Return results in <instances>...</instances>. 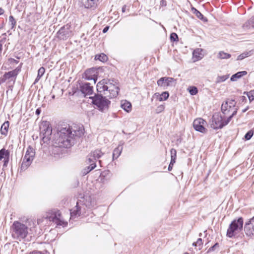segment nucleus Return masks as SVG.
<instances>
[{
	"mask_svg": "<svg viewBox=\"0 0 254 254\" xmlns=\"http://www.w3.org/2000/svg\"><path fill=\"white\" fill-rule=\"evenodd\" d=\"M28 226L18 221H15L11 226L12 237L16 240L21 241L24 239L28 234V230L31 234H37V224L32 220L28 221Z\"/></svg>",
	"mask_w": 254,
	"mask_h": 254,
	"instance_id": "nucleus-1",
	"label": "nucleus"
},
{
	"mask_svg": "<svg viewBox=\"0 0 254 254\" xmlns=\"http://www.w3.org/2000/svg\"><path fill=\"white\" fill-rule=\"evenodd\" d=\"M58 143L60 146L70 147L73 143V135L69 126L62 128L59 132Z\"/></svg>",
	"mask_w": 254,
	"mask_h": 254,
	"instance_id": "nucleus-2",
	"label": "nucleus"
},
{
	"mask_svg": "<svg viewBox=\"0 0 254 254\" xmlns=\"http://www.w3.org/2000/svg\"><path fill=\"white\" fill-rule=\"evenodd\" d=\"M46 219L52 221L57 226H62L63 227L67 225V222L64 220L61 213L58 210H51L46 214Z\"/></svg>",
	"mask_w": 254,
	"mask_h": 254,
	"instance_id": "nucleus-3",
	"label": "nucleus"
},
{
	"mask_svg": "<svg viewBox=\"0 0 254 254\" xmlns=\"http://www.w3.org/2000/svg\"><path fill=\"white\" fill-rule=\"evenodd\" d=\"M21 66L22 64L14 70L5 72L0 77V84L5 82L9 84H14L17 75L21 70Z\"/></svg>",
	"mask_w": 254,
	"mask_h": 254,
	"instance_id": "nucleus-4",
	"label": "nucleus"
},
{
	"mask_svg": "<svg viewBox=\"0 0 254 254\" xmlns=\"http://www.w3.org/2000/svg\"><path fill=\"white\" fill-rule=\"evenodd\" d=\"M243 226V219L242 217L233 220L228 228L227 236L229 238L235 236L241 232Z\"/></svg>",
	"mask_w": 254,
	"mask_h": 254,
	"instance_id": "nucleus-5",
	"label": "nucleus"
},
{
	"mask_svg": "<svg viewBox=\"0 0 254 254\" xmlns=\"http://www.w3.org/2000/svg\"><path fill=\"white\" fill-rule=\"evenodd\" d=\"M92 103L102 112H105L108 110L110 101L101 95H96L92 98Z\"/></svg>",
	"mask_w": 254,
	"mask_h": 254,
	"instance_id": "nucleus-6",
	"label": "nucleus"
},
{
	"mask_svg": "<svg viewBox=\"0 0 254 254\" xmlns=\"http://www.w3.org/2000/svg\"><path fill=\"white\" fill-rule=\"evenodd\" d=\"M236 102L234 100L227 99L221 105L222 112L225 115L232 114L229 116L232 117L237 114L238 109L236 107Z\"/></svg>",
	"mask_w": 254,
	"mask_h": 254,
	"instance_id": "nucleus-7",
	"label": "nucleus"
},
{
	"mask_svg": "<svg viewBox=\"0 0 254 254\" xmlns=\"http://www.w3.org/2000/svg\"><path fill=\"white\" fill-rule=\"evenodd\" d=\"M231 120V117H229L227 120H224L219 113H215L212 117L211 127L215 129L222 128L227 125Z\"/></svg>",
	"mask_w": 254,
	"mask_h": 254,
	"instance_id": "nucleus-8",
	"label": "nucleus"
},
{
	"mask_svg": "<svg viewBox=\"0 0 254 254\" xmlns=\"http://www.w3.org/2000/svg\"><path fill=\"white\" fill-rule=\"evenodd\" d=\"M107 87L106 92L105 94L108 96L110 98L116 97L119 91L118 84L116 81L109 80L107 83Z\"/></svg>",
	"mask_w": 254,
	"mask_h": 254,
	"instance_id": "nucleus-9",
	"label": "nucleus"
},
{
	"mask_svg": "<svg viewBox=\"0 0 254 254\" xmlns=\"http://www.w3.org/2000/svg\"><path fill=\"white\" fill-rule=\"evenodd\" d=\"M73 35L71 25H64L57 32V37L61 40H66Z\"/></svg>",
	"mask_w": 254,
	"mask_h": 254,
	"instance_id": "nucleus-10",
	"label": "nucleus"
},
{
	"mask_svg": "<svg viewBox=\"0 0 254 254\" xmlns=\"http://www.w3.org/2000/svg\"><path fill=\"white\" fill-rule=\"evenodd\" d=\"M206 124L205 120L201 118H198L193 121V126L194 128L198 131L202 133H205L207 129L204 127V125Z\"/></svg>",
	"mask_w": 254,
	"mask_h": 254,
	"instance_id": "nucleus-11",
	"label": "nucleus"
},
{
	"mask_svg": "<svg viewBox=\"0 0 254 254\" xmlns=\"http://www.w3.org/2000/svg\"><path fill=\"white\" fill-rule=\"evenodd\" d=\"M244 231L247 236H254V216L245 223Z\"/></svg>",
	"mask_w": 254,
	"mask_h": 254,
	"instance_id": "nucleus-12",
	"label": "nucleus"
},
{
	"mask_svg": "<svg viewBox=\"0 0 254 254\" xmlns=\"http://www.w3.org/2000/svg\"><path fill=\"white\" fill-rule=\"evenodd\" d=\"M174 79L172 77H161L157 81V85L161 87L170 86L174 82Z\"/></svg>",
	"mask_w": 254,
	"mask_h": 254,
	"instance_id": "nucleus-13",
	"label": "nucleus"
},
{
	"mask_svg": "<svg viewBox=\"0 0 254 254\" xmlns=\"http://www.w3.org/2000/svg\"><path fill=\"white\" fill-rule=\"evenodd\" d=\"M97 72L95 68H90L86 70L84 73L85 78L87 80H93L95 83L97 80Z\"/></svg>",
	"mask_w": 254,
	"mask_h": 254,
	"instance_id": "nucleus-14",
	"label": "nucleus"
},
{
	"mask_svg": "<svg viewBox=\"0 0 254 254\" xmlns=\"http://www.w3.org/2000/svg\"><path fill=\"white\" fill-rule=\"evenodd\" d=\"M70 129L72 130V133L74 136L81 137L84 132V129L82 126L74 125L70 127Z\"/></svg>",
	"mask_w": 254,
	"mask_h": 254,
	"instance_id": "nucleus-15",
	"label": "nucleus"
},
{
	"mask_svg": "<svg viewBox=\"0 0 254 254\" xmlns=\"http://www.w3.org/2000/svg\"><path fill=\"white\" fill-rule=\"evenodd\" d=\"M80 90L85 95H91L93 93V87L89 83H83L80 86Z\"/></svg>",
	"mask_w": 254,
	"mask_h": 254,
	"instance_id": "nucleus-16",
	"label": "nucleus"
},
{
	"mask_svg": "<svg viewBox=\"0 0 254 254\" xmlns=\"http://www.w3.org/2000/svg\"><path fill=\"white\" fill-rule=\"evenodd\" d=\"M107 80L105 79H103L100 82H99L97 84V90L99 92H106L107 88Z\"/></svg>",
	"mask_w": 254,
	"mask_h": 254,
	"instance_id": "nucleus-17",
	"label": "nucleus"
},
{
	"mask_svg": "<svg viewBox=\"0 0 254 254\" xmlns=\"http://www.w3.org/2000/svg\"><path fill=\"white\" fill-rule=\"evenodd\" d=\"M98 0H82V2L86 8H95L97 6Z\"/></svg>",
	"mask_w": 254,
	"mask_h": 254,
	"instance_id": "nucleus-18",
	"label": "nucleus"
},
{
	"mask_svg": "<svg viewBox=\"0 0 254 254\" xmlns=\"http://www.w3.org/2000/svg\"><path fill=\"white\" fill-rule=\"evenodd\" d=\"M169 94L168 92H163L161 94L159 93H155L152 96L151 100H153V98H156L159 101H165L169 97Z\"/></svg>",
	"mask_w": 254,
	"mask_h": 254,
	"instance_id": "nucleus-19",
	"label": "nucleus"
},
{
	"mask_svg": "<svg viewBox=\"0 0 254 254\" xmlns=\"http://www.w3.org/2000/svg\"><path fill=\"white\" fill-rule=\"evenodd\" d=\"M203 49L197 48L195 49L193 53V59L194 60V62L198 61L200 60L204 57V55L203 54Z\"/></svg>",
	"mask_w": 254,
	"mask_h": 254,
	"instance_id": "nucleus-20",
	"label": "nucleus"
},
{
	"mask_svg": "<svg viewBox=\"0 0 254 254\" xmlns=\"http://www.w3.org/2000/svg\"><path fill=\"white\" fill-rule=\"evenodd\" d=\"M52 129L51 127L48 125L47 127L42 130L41 133H43V139L47 141L50 139V136L51 135Z\"/></svg>",
	"mask_w": 254,
	"mask_h": 254,
	"instance_id": "nucleus-21",
	"label": "nucleus"
},
{
	"mask_svg": "<svg viewBox=\"0 0 254 254\" xmlns=\"http://www.w3.org/2000/svg\"><path fill=\"white\" fill-rule=\"evenodd\" d=\"M121 107L127 113L131 112L132 109L131 103L127 100H123L121 101Z\"/></svg>",
	"mask_w": 254,
	"mask_h": 254,
	"instance_id": "nucleus-22",
	"label": "nucleus"
},
{
	"mask_svg": "<svg viewBox=\"0 0 254 254\" xmlns=\"http://www.w3.org/2000/svg\"><path fill=\"white\" fill-rule=\"evenodd\" d=\"M27 155H25L23 158L21 167L22 170L26 169L31 165L33 160L30 158H27Z\"/></svg>",
	"mask_w": 254,
	"mask_h": 254,
	"instance_id": "nucleus-23",
	"label": "nucleus"
},
{
	"mask_svg": "<svg viewBox=\"0 0 254 254\" xmlns=\"http://www.w3.org/2000/svg\"><path fill=\"white\" fill-rule=\"evenodd\" d=\"M247 74V72L246 71H242L237 72L236 73L233 74L231 77V80L232 81H236L238 79L241 78L243 76H245Z\"/></svg>",
	"mask_w": 254,
	"mask_h": 254,
	"instance_id": "nucleus-24",
	"label": "nucleus"
},
{
	"mask_svg": "<svg viewBox=\"0 0 254 254\" xmlns=\"http://www.w3.org/2000/svg\"><path fill=\"white\" fill-rule=\"evenodd\" d=\"M95 160H94L93 157L90 156V154L88 155V162L90 164V165L87 167L88 170L86 173L89 172L96 167V165L95 162Z\"/></svg>",
	"mask_w": 254,
	"mask_h": 254,
	"instance_id": "nucleus-25",
	"label": "nucleus"
},
{
	"mask_svg": "<svg viewBox=\"0 0 254 254\" xmlns=\"http://www.w3.org/2000/svg\"><path fill=\"white\" fill-rule=\"evenodd\" d=\"M75 208L76 209H72L71 210L70 215L72 217L79 216L81 214V207L79 205L78 202H77Z\"/></svg>",
	"mask_w": 254,
	"mask_h": 254,
	"instance_id": "nucleus-26",
	"label": "nucleus"
},
{
	"mask_svg": "<svg viewBox=\"0 0 254 254\" xmlns=\"http://www.w3.org/2000/svg\"><path fill=\"white\" fill-rule=\"evenodd\" d=\"M9 123L8 121L5 122L1 126L0 133L2 135H6L8 132Z\"/></svg>",
	"mask_w": 254,
	"mask_h": 254,
	"instance_id": "nucleus-27",
	"label": "nucleus"
},
{
	"mask_svg": "<svg viewBox=\"0 0 254 254\" xmlns=\"http://www.w3.org/2000/svg\"><path fill=\"white\" fill-rule=\"evenodd\" d=\"M35 152L34 149L31 146H28L25 155H27V158H30V159H34L35 157Z\"/></svg>",
	"mask_w": 254,
	"mask_h": 254,
	"instance_id": "nucleus-28",
	"label": "nucleus"
},
{
	"mask_svg": "<svg viewBox=\"0 0 254 254\" xmlns=\"http://www.w3.org/2000/svg\"><path fill=\"white\" fill-rule=\"evenodd\" d=\"M123 150V146L122 145H119L117 148H116L113 153V158L117 159L120 155Z\"/></svg>",
	"mask_w": 254,
	"mask_h": 254,
	"instance_id": "nucleus-29",
	"label": "nucleus"
},
{
	"mask_svg": "<svg viewBox=\"0 0 254 254\" xmlns=\"http://www.w3.org/2000/svg\"><path fill=\"white\" fill-rule=\"evenodd\" d=\"M191 11L198 18L203 20V21H207L206 18L204 17L203 15L194 7L191 8Z\"/></svg>",
	"mask_w": 254,
	"mask_h": 254,
	"instance_id": "nucleus-30",
	"label": "nucleus"
},
{
	"mask_svg": "<svg viewBox=\"0 0 254 254\" xmlns=\"http://www.w3.org/2000/svg\"><path fill=\"white\" fill-rule=\"evenodd\" d=\"M103 153L100 150L97 149L90 153V156L93 157L94 160L100 158L103 155Z\"/></svg>",
	"mask_w": 254,
	"mask_h": 254,
	"instance_id": "nucleus-31",
	"label": "nucleus"
},
{
	"mask_svg": "<svg viewBox=\"0 0 254 254\" xmlns=\"http://www.w3.org/2000/svg\"><path fill=\"white\" fill-rule=\"evenodd\" d=\"M231 57V55L223 51H220L218 53L217 57L219 59H228Z\"/></svg>",
	"mask_w": 254,
	"mask_h": 254,
	"instance_id": "nucleus-32",
	"label": "nucleus"
},
{
	"mask_svg": "<svg viewBox=\"0 0 254 254\" xmlns=\"http://www.w3.org/2000/svg\"><path fill=\"white\" fill-rule=\"evenodd\" d=\"M45 72V69L43 67H41L38 71V74L35 80V83L37 82L39 79L41 78V77L43 75Z\"/></svg>",
	"mask_w": 254,
	"mask_h": 254,
	"instance_id": "nucleus-33",
	"label": "nucleus"
},
{
	"mask_svg": "<svg viewBox=\"0 0 254 254\" xmlns=\"http://www.w3.org/2000/svg\"><path fill=\"white\" fill-rule=\"evenodd\" d=\"M252 55L251 51L245 52L238 56L237 60H242L245 58L250 56Z\"/></svg>",
	"mask_w": 254,
	"mask_h": 254,
	"instance_id": "nucleus-34",
	"label": "nucleus"
},
{
	"mask_svg": "<svg viewBox=\"0 0 254 254\" xmlns=\"http://www.w3.org/2000/svg\"><path fill=\"white\" fill-rule=\"evenodd\" d=\"M9 23L10 25V28L11 29L14 28L15 27L16 24V21L14 18L13 16L12 15H10L8 18Z\"/></svg>",
	"mask_w": 254,
	"mask_h": 254,
	"instance_id": "nucleus-35",
	"label": "nucleus"
},
{
	"mask_svg": "<svg viewBox=\"0 0 254 254\" xmlns=\"http://www.w3.org/2000/svg\"><path fill=\"white\" fill-rule=\"evenodd\" d=\"M229 78V75H225L222 76H218L216 80V83H219L225 81Z\"/></svg>",
	"mask_w": 254,
	"mask_h": 254,
	"instance_id": "nucleus-36",
	"label": "nucleus"
},
{
	"mask_svg": "<svg viewBox=\"0 0 254 254\" xmlns=\"http://www.w3.org/2000/svg\"><path fill=\"white\" fill-rule=\"evenodd\" d=\"M7 156H9V153L7 150L4 148L0 150V160L2 159H4Z\"/></svg>",
	"mask_w": 254,
	"mask_h": 254,
	"instance_id": "nucleus-37",
	"label": "nucleus"
},
{
	"mask_svg": "<svg viewBox=\"0 0 254 254\" xmlns=\"http://www.w3.org/2000/svg\"><path fill=\"white\" fill-rule=\"evenodd\" d=\"M95 59L96 60H98L101 62H105L107 60L108 58H107V56L105 54H101L99 55H96L95 56Z\"/></svg>",
	"mask_w": 254,
	"mask_h": 254,
	"instance_id": "nucleus-38",
	"label": "nucleus"
},
{
	"mask_svg": "<svg viewBox=\"0 0 254 254\" xmlns=\"http://www.w3.org/2000/svg\"><path fill=\"white\" fill-rule=\"evenodd\" d=\"M171 153V161L176 162V159L177 157V151L176 149L174 148H172L170 150Z\"/></svg>",
	"mask_w": 254,
	"mask_h": 254,
	"instance_id": "nucleus-39",
	"label": "nucleus"
},
{
	"mask_svg": "<svg viewBox=\"0 0 254 254\" xmlns=\"http://www.w3.org/2000/svg\"><path fill=\"white\" fill-rule=\"evenodd\" d=\"M188 90L191 95H195L198 93L197 88L195 86H190Z\"/></svg>",
	"mask_w": 254,
	"mask_h": 254,
	"instance_id": "nucleus-40",
	"label": "nucleus"
},
{
	"mask_svg": "<svg viewBox=\"0 0 254 254\" xmlns=\"http://www.w3.org/2000/svg\"><path fill=\"white\" fill-rule=\"evenodd\" d=\"M243 27L246 30L254 28V27L252 26V23L251 18L244 24Z\"/></svg>",
	"mask_w": 254,
	"mask_h": 254,
	"instance_id": "nucleus-41",
	"label": "nucleus"
},
{
	"mask_svg": "<svg viewBox=\"0 0 254 254\" xmlns=\"http://www.w3.org/2000/svg\"><path fill=\"white\" fill-rule=\"evenodd\" d=\"M202 240L201 238H198L196 242H194L192 244V245L194 247H198L199 250H201L202 248Z\"/></svg>",
	"mask_w": 254,
	"mask_h": 254,
	"instance_id": "nucleus-42",
	"label": "nucleus"
},
{
	"mask_svg": "<svg viewBox=\"0 0 254 254\" xmlns=\"http://www.w3.org/2000/svg\"><path fill=\"white\" fill-rule=\"evenodd\" d=\"M247 96L250 102L253 101L254 100V90L247 93Z\"/></svg>",
	"mask_w": 254,
	"mask_h": 254,
	"instance_id": "nucleus-43",
	"label": "nucleus"
},
{
	"mask_svg": "<svg viewBox=\"0 0 254 254\" xmlns=\"http://www.w3.org/2000/svg\"><path fill=\"white\" fill-rule=\"evenodd\" d=\"M165 109V106L163 105L158 106L156 109V113L157 114L162 112Z\"/></svg>",
	"mask_w": 254,
	"mask_h": 254,
	"instance_id": "nucleus-44",
	"label": "nucleus"
},
{
	"mask_svg": "<svg viewBox=\"0 0 254 254\" xmlns=\"http://www.w3.org/2000/svg\"><path fill=\"white\" fill-rule=\"evenodd\" d=\"M178 39V35L175 33H172L170 35V40L171 41H177Z\"/></svg>",
	"mask_w": 254,
	"mask_h": 254,
	"instance_id": "nucleus-45",
	"label": "nucleus"
},
{
	"mask_svg": "<svg viewBox=\"0 0 254 254\" xmlns=\"http://www.w3.org/2000/svg\"><path fill=\"white\" fill-rule=\"evenodd\" d=\"M253 135V131L252 130L249 131L245 135V137L246 140H249Z\"/></svg>",
	"mask_w": 254,
	"mask_h": 254,
	"instance_id": "nucleus-46",
	"label": "nucleus"
},
{
	"mask_svg": "<svg viewBox=\"0 0 254 254\" xmlns=\"http://www.w3.org/2000/svg\"><path fill=\"white\" fill-rule=\"evenodd\" d=\"M5 38H2V39L0 40V56L1 55V53L2 50V45L5 43Z\"/></svg>",
	"mask_w": 254,
	"mask_h": 254,
	"instance_id": "nucleus-47",
	"label": "nucleus"
},
{
	"mask_svg": "<svg viewBox=\"0 0 254 254\" xmlns=\"http://www.w3.org/2000/svg\"><path fill=\"white\" fill-rule=\"evenodd\" d=\"M8 62L10 64H17L19 62L14 59L10 58V59H8Z\"/></svg>",
	"mask_w": 254,
	"mask_h": 254,
	"instance_id": "nucleus-48",
	"label": "nucleus"
},
{
	"mask_svg": "<svg viewBox=\"0 0 254 254\" xmlns=\"http://www.w3.org/2000/svg\"><path fill=\"white\" fill-rule=\"evenodd\" d=\"M218 247H219L218 243H216L214 246H213L212 247H210L209 249L208 252H210L213 251L216 248Z\"/></svg>",
	"mask_w": 254,
	"mask_h": 254,
	"instance_id": "nucleus-49",
	"label": "nucleus"
},
{
	"mask_svg": "<svg viewBox=\"0 0 254 254\" xmlns=\"http://www.w3.org/2000/svg\"><path fill=\"white\" fill-rule=\"evenodd\" d=\"M9 161V156H6L4 159L3 166L6 167Z\"/></svg>",
	"mask_w": 254,
	"mask_h": 254,
	"instance_id": "nucleus-50",
	"label": "nucleus"
},
{
	"mask_svg": "<svg viewBox=\"0 0 254 254\" xmlns=\"http://www.w3.org/2000/svg\"><path fill=\"white\" fill-rule=\"evenodd\" d=\"M175 162H172V161H171L170 163V164L169 165V167H168V170L169 171H171L173 169V167L174 166V164Z\"/></svg>",
	"mask_w": 254,
	"mask_h": 254,
	"instance_id": "nucleus-51",
	"label": "nucleus"
},
{
	"mask_svg": "<svg viewBox=\"0 0 254 254\" xmlns=\"http://www.w3.org/2000/svg\"><path fill=\"white\" fill-rule=\"evenodd\" d=\"M109 26H106V27L104 28V29L103 30V32L104 33H106V32L108 31V30H109Z\"/></svg>",
	"mask_w": 254,
	"mask_h": 254,
	"instance_id": "nucleus-52",
	"label": "nucleus"
},
{
	"mask_svg": "<svg viewBox=\"0 0 254 254\" xmlns=\"http://www.w3.org/2000/svg\"><path fill=\"white\" fill-rule=\"evenodd\" d=\"M251 21H252V26L253 27H254V15L253 16H252L251 18Z\"/></svg>",
	"mask_w": 254,
	"mask_h": 254,
	"instance_id": "nucleus-53",
	"label": "nucleus"
},
{
	"mask_svg": "<svg viewBox=\"0 0 254 254\" xmlns=\"http://www.w3.org/2000/svg\"><path fill=\"white\" fill-rule=\"evenodd\" d=\"M3 13L4 10L2 8L0 7V15L3 14Z\"/></svg>",
	"mask_w": 254,
	"mask_h": 254,
	"instance_id": "nucleus-54",
	"label": "nucleus"
},
{
	"mask_svg": "<svg viewBox=\"0 0 254 254\" xmlns=\"http://www.w3.org/2000/svg\"><path fill=\"white\" fill-rule=\"evenodd\" d=\"M126 5H124L122 7V12H125V11H126Z\"/></svg>",
	"mask_w": 254,
	"mask_h": 254,
	"instance_id": "nucleus-55",
	"label": "nucleus"
},
{
	"mask_svg": "<svg viewBox=\"0 0 254 254\" xmlns=\"http://www.w3.org/2000/svg\"><path fill=\"white\" fill-rule=\"evenodd\" d=\"M39 253V252H38V251H33L30 254H38Z\"/></svg>",
	"mask_w": 254,
	"mask_h": 254,
	"instance_id": "nucleus-56",
	"label": "nucleus"
},
{
	"mask_svg": "<svg viewBox=\"0 0 254 254\" xmlns=\"http://www.w3.org/2000/svg\"><path fill=\"white\" fill-rule=\"evenodd\" d=\"M40 110L38 109H37L36 111V113L38 115L40 114Z\"/></svg>",
	"mask_w": 254,
	"mask_h": 254,
	"instance_id": "nucleus-57",
	"label": "nucleus"
},
{
	"mask_svg": "<svg viewBox=\"0 0 254 254\" xmlns=\"http://www.w3.org/2000/svg\"><path fill=\"white\" fill-rule=\"evenodd\" d=\"M248 109H249V107H247L246 108H245V109H244L243 110V112L244 113V112H246L248 110Z\"/></svg>",
	"mask_w": 254,
	"mask_h": 254,
	"instance_id": "nucleus-58",
	"label": "nucleus"
},
{
	"mask_svg": "<svg viewBox=\"0 0 254 254\" xmlns=\"http://www.w3.org/2000/svg\"><path fill=\"white\" fill-rule=\"evenodd\" d=\"M41 222H42V220L39 219V220H38L37 223L38 225V224H40Z\"/></svg>",
	"mask_w": 254,
	"mask_h": 254,
	"instance_id": "nucleus-59",
	"label": "nucleus"
},
{
	"mask_svg": "<svg viewBox=\"0 0 254 254\" xmlns=\"http://www.w3.org/2000/svg\"><path fill=\"white\" fill-rule=\"evenodd\" d=\"M241 98H242V100L243 101H244L246 100V97L245 96H242Z\"/></svg>",
	"mask_w": 254,
	"mask_h": 254,
	"instance_id": "nucleus-60",
	"label": "nucleus"
},
{
	"mask_svg": "<svg viewBox=\"0 0 254 254\" xmlns=\"http://www.w3.org/2000/svg\"><path fill=\"white\" fill-rule=\"evenodd\" d=\"M55 95H53V96H52V98H53V99H55Z\"/></svg>",
	"mask_w": 254,
	"mask_h": 254,
	"instance_id": "nucleus-61",
	"label": "nucleus"
},
{
	"mask_svg": "<svg viewBox=\"0 0 254 254\" xmlns=\"http://www.w3.org/2000/svg\"><path fill=\"white\" fill-rule=\"evenodd\" d=\"M201 236H202V234H201V233H199V237H201Z\"/></svg>",
	"mask_w": 254,
	"mask_h": 254,
	"instance_id": "nucleus-62",
	"label": "nucleus"
},
{
	"mask_svg": "<svg viewBox=\"0 0 254 254\" xmlns=\"http://www.w3.org/2000/svg\"><path fill=\"white\" fill-rule=\"evenodd\" d=\"M43 254L42 253H41V252H39V254Z\"/></svg>",
	"mask_w": 254,
	"mask_h": 254,
	"instance_id": "nucleus-63",
	"label": "nucleus"
},
{
	"mask_svg": "<svg viewBox=\"0 0 254 254\" xmlns=\"http://www.w3.org/2000/svg\"><path fill=\"white\" fill-rule=\"evenodd\" d=\"M184 254H189V253H184Z\"/></svg>",
	"mask_w": 254,
	"mask_h": 254,
	"instance_id": "nucleus-64",
	"label": "nucleus"
}]
</instances>
